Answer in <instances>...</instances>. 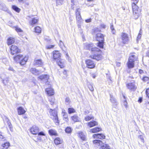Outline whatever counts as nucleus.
Listing matches in <instances>:
<instances>
[{"label":"nucleus","mask_w":149,"mask_h":149,"mask_svg":"<svg viewBox=\"0 0 149 149\" xmlns=\"http://www.w3.org/2000/svg\"><path fill=\"white\" fill-rule=\"evenodd\" d=\"M48 133L51 136H57L58 135L57 131L54 129H50L49 130Z\"/></svg>","instance_id":"393cba45"},{"label":"nucleus","mask_w":149,"mask_h":149,"mask_svg":"<svg viewBox=\"0 0 149 149\" xmlns=\"http://www.w3.org/2000/svg\"><path fill=\"white\" fill-rule=\"evenodd\" d=\"M91 18H90L88 19H86L85 20V22L86 23H89L91 22Z\"/></svg>","instance_id":"13d9d810"},{"label":"nucleus","mask_w":149,"mask_h":149,"mask_svg":"<svg viewBox=\"0 0 149 149\" xmlns=\"http://www.w3.org/2000/svg\"><path fill=\"white\" fill-rule=\"evenodd\" d=\"M133 15L134 18L137 19L139 17L141 12L140 9L134 2L132 4Z\"/></svg>","instance_id":"20e7f679"},{"label":"nucleus","mask_w":149,"mask_h":149,"mask_svg":"<svg viewBox=\"0 0 149 149\" xmlns=\"http://www.w3.org/2000/svg\"><path fill=\"white\" fill-rule=\"evenodd\" d=\"M12 8L13 10L17 13H19L20 10V9L18 8L15 6H12Z\"/></svg>","instance_id":"c9c22d12"},{"label":"nucleus","mask_w":149,"mask_h":149,"mask_svg":"<svg viewBox=\"0 0 149 149\" xmlns=\"http://www.w3.org/2000/svg\"><path fill=\"white\" fill-rule=\"evenodd\" d=\"M65 102L66 104H68L70 102V99L69 97H66L65 99Z\"/></svg>","instance_id":"49530a36"},{"label":"nucleus","mask_w":149,"mask_h":149,"mask_svg":"<svg viewBox=\"0 0 149 149\" xmlns=\"http://www.w3.org/2000/svg\"><path fill=\"white\" fill-rule=\"evenodd\" d=\"M49 78V76L47 75H42L38 77L39 79L41 80H44L45 82L48 81Z\"/></svg>","instance_id":"412c9836"},{"label":"nucleus","mask_w":149,"mask_h":149,"mask_svg":"<svg viewBox=\"0 0 149 149\" xmlns=\"http://www.w3.org/2000/svg\"><path fill=\"white\" fill-rule=\"evenodd\" d=\"M38 20V18L36 17L32 18V20L29 22V23L31 25L33 26L37 23Z\"/></svg>","instance_id":"c85d7f7f"},{"label":"nucleus","mask_w":149,"mask_h":149,"mask_svg":"<svg viewBox=\"0 0 149 149\" xmlns=\"http://www.w3.org/2000/svg\"><path fill=\"white\" fill-rule=\"evenodd\" d=\"M31 132L33 134H36L39 132V128L38 127L36 126H33L31 129Z\"/></svg>","instance_id":"4468645a"},{"label":"nucleus","mask_w":149,"mask_h":149,"mask_svg":"<svg viewBox=\"0 0 149 149\" xmlns=\"http://www.w3.org/2000/svg\"><path fill=\"white\" fill-rule=\"evenodd\" d=\"M72 129L70 127H67L65 129V132L66 133L68 134L72 132Z\"/></svg>","instance_id":"4c0bfd02"},{"label":"nucleus","mask_w":149,"mask_h":149,"mask_svg":"<svg viewBox=\"0 0 149 149\" xmlns=\"http://www.w3.org/2000/svg\"><path fill=\"white\" fill-rule=\"evenodd\" d=\"M10 49L11 53L12 55L16 54L20 51L17 46L13 45L11 46Z\"/></svg>","instance_id":"9b49d317"},{"label":"nucleus","mask_w":149,"mask_h":149,"mask_svg":"<svg viewBox=\"0 0 149 149\" xmlns=\"http://www.w3.org/2000/svg\"><path fill=\"white\" fill-rule=\"evenodd\" d=\"M13 58L15 62L19 63L21 65H24L26 63L27 61L28 57L27 56H24L21 54H19L14 57Z\"/></svg>","instance_id":"f257e3e1"},{"label":"nucleus","mask_w":149,"mask_h":149,"mask_svg":"<svg viewBox=\"0 0 149 149\" xmlns=\"http://www.w3.org/2000/svg\"><path fill=\"white\" fill-rule=\"evenodd\" d=\"M15 29L16 31L18 33L23 32L22 30L20 28L18 27V26H16L15 27Z\"/></svg>","instance_id":"a19ab883"},{"label":"nucleus","mask_w":149,"mask_h":149,"mask_svg":"<svg viewBox=\"0 0 149 149\" xmlns=\"http://www.w3.org/2000/svg\"><path fill=\"white\" fill-rule=\"evenodd\" d=\"M54 45H49L47 46V48L48 49L52 48L54 47Z\"/></svg>","instance_id":"864d4df0"},{"label":"nucleus","mask_w":149,"mask_h":149,"mask_svg":"<svg viewBox=\"0 0 149 149\" xmlns=\"http://www.w3.org/2000/svg\"><path fill=\"white\" fill-rule=\"evenodd\" d=\"M90 57L93 59H95L99 61L102 58V56L101 54H95L94 55H91Z\"/></svg>","instance_id":"f8f14e48"},{"label":"nucleus","mask_w":149,"mask_h":149,"mask_svg":"<svg viewBox=\"0 0 149 149\" xmlns=\"http://www.w3.org/2000/svg\"><path fill=\"white\" fill-rule=\"evenodd\" d=\"M85 63L86 65V67L92 69L95 67V64L94 62L90 59H88L86 61Z\"/></svg>","instance_id":"1a4fd4ad"},{"label":"nucleus","mask_w":149,"mask_h":149,"mask_svg":"<svg viewBox=\"0 0 149 149\" xmlns=\"http://www.w3.org/2000/svg\"><path fill=\"white\" fill-rule=\"evenodd\" d=\"M137 57L135 55V53H131L128 59V62L127 63L128 67L129 68H132L134 66V62L137 59Z\"/></svg>","instance_id":"f03ea898"},{"label":"nucleus","mask_w":149,"mask_h":149,"mask_svg":"<svg viewBox=\"0 0 149 149\" xmlns=\"http://www.w3.org/2000/svg\"><path fill=\"white\" fill-rule=\"evenodd\" d=\"M89 113V111H85L84 112V114L85 115H86V114H88Z\"/></svg>","instance_id":"e2e57ef3"},{"label":"nucleus","mask_w":149,"mask_h":149,"mask_svg":"<svg viewBox=\"0 0 149 149\" xmlns=\"http://www.w3.org/2000/svg\"><path fill=\"white\" fill-rule=\"evenodd\" d=\"M93 137L94 139H104L105 138V136L102 134H93Z\"/></svg>","instance_id":"f3484780"},{"label":"nucleus","mask_w":149,"mask_h":149,"mask_svg":"<svg viewBox=\"0 0 149 149\" xmlns=\"http://www.w3.org/2000/svg\"><path fill=\"white\" fill-rule=\"evenodd\" d=\"M110 28H111V30H112L114 29V28H113V25H111V27H110Z\"/></svg>","instance_id":"0e129e2a"},{"label":"nucleus","mask_w":149,"mask_h":149,"mask_svg":"<svg viewBox=\"0 0 149 149\" xmlns=\"http://www.w3.org/2000/svg\"><path fill=\"white\" fill-rule=\"evenodd\" d=\"M88 126L90 127H91L97 125V123L95 121H93L92 122H90L88 123Z\"/></svg>","instance_id":"7c9ffc66"},{"label":"nucleus","mask_w":149,"mask_h":149,"mask_svg":"<svg viewBox=\"0 0 149 149\" xmlns=\"http://www.w3.org/2000/svg\"><path fill=\"white\" fill-rule=\"evenodd\" d=\"M111 32L113 34H115L116 33V31L114 29L111 30Z\"/></svg>","instance_id":"680f3d73"},{"label":"nucleus","mask_w":149,"mask_h":149,"mask_svg":"<svg viewBox=\"0 0 149 149\" xmlns=\"http://www.w3.org/2000/svg\"><path fill=\"white\" fill-rule=\"evenodd\" d=\"M123 105L125 107L127 108L128 107L127 103L126 100H125L123 102Z\"/></svg>","instance_id":"de8ad7c7"},{"label":"nucleus","mask_w":149,"mask_h":149,"mask_svg":"<svg viewBox=\"0 0 149 149\" xmlns=\"http://www.w3.org/2000/svg\"><path fill=\"white\" fill-rule=\"evenodd\" d=\"M103 41H99L98 45V47L100 48H102L103 47Z\"/></svg>","instance_id":"79ce46f5"},{"label":"nucleus","mask_w":149,"mask_h":149,"mask_svg":"<svg viewBox=\"0 0 149 149\" xmlns=\"http://www.w3.org/2000/svg\"><path fill=\"white\" fill-rule=\"evenodd\" d=\"M78 136L83 141L86 140V134L81 131L77 133Z\"/></svg>","instance_id":"2eb2a0df"},{"label":"nucleus","mask_w":149,"mask_h":149,"mask_svg":"<svg viewBox=\"0 0 149 149\" xmlns=\"http://www.w3.org/2000/svg\"><path fill=\"white\" fill-rule=\"evenodd\" d=\"M80 9L79 8H77L76 9V18L79 28L80 27L81 24L83 21L80 15Z\"/></svg>","instance_id":"423d86ee"},{"label":"nucleus","mask_w":149,"mask_h":149,"mask_svg":"<svg viewBox=\"0 0 149 149\" xmlns=\"http://www.w3.org/2000/svg\"><path fill=\"white\" fill-rule=\"evenodd\" d=\"M45 91L47 92V95H48L49 96L53 95L54 94V89L51 88H46Z\"/></svg>","instance_id":"dca6fc26"},{"label":"nucleus","mask_w":149,"mask_h":149,"mask_svg":"<svg viewBox=\"0 0 149 149\" xmlns=\"http://www.w3.org/2000/svg\"><path fill=\"white\" fill-rule=\"evenodd\" d=\"M67 70H65L63 71V73L64 74L65 76V78L67 77Z\"/></svg>","instance_id":"6e6d98bb"},{"label":"nucleus","mask_w":149,"mask_h":149,"mask_svg":"<svg viewBox=\"0 0 149 149\" xmlns=\"http://www.w3.org/2000/svg\"><path fill=\"white\" fill-rule=\"evenodd\" d=\"M57 63L58 65L61 68H63L64 66V60L62 59L58 60L57 61Z\"/></svg>","instance_id":"bb28decb"},{"label":"nucleus","mask_w":149,"mask_h":149,"mask_svg":"<svg viewBox=\"0 0 149 149\" xmlns=\"http://www.w3.org/2000/svg\"><path fill=\"white\" fill-rule=\"evenodd\" d=\"M49 101L51 104L52 105L54 102L55 99L54 97H50L49 99Z\"/></svg>","instance_id":"c03bdc74"},{"label":"nucleus","mask_w":149,"mask_h":149,"mask_svg":"<svg viewBox=\"0 0 149 149\" xmlns=\"http://www.w3.org/2000/svg\"><path fill=\"white\" fill-rule=\"evenodd\" d=\"M43 63L41 59L36 60L34 61V64L38 66H42L43 65Z\"/></svg>","instance_id":"6ab92c4d"},{"label":"nucleus","mask_w":149,"mask_h":149,"mask_svg":"<svg viewBox=\"0 0 149 149\" xmlns=\"http://www.w3.org/2000/svg\"><path fill=\"white\" fill-rule=\"evenodd\" d=\"M62 114L64 120L67 122L68 120V115L67 113L65 112H62Z\"/></svg>","instance_id":"f704fd0d"},{"label":"nucleus","mask_w":149,"mask_h":149,"mask_svg":"<svg viewBox=\"0 0 149 149\" xmlns=\"http://www.w3.org/2000/svg\"><path fill=\"white\" fill-rule=\"evenodd\" d=\"M26 0H18V1L21 3H24L26 2Z\"/></svg>","instance_id":"603ef678"},{"label":"nucleus","mask_w":149,"mask_h":149,"mask_svg":"<svg viewBox=\"0 0 149 149\" xmlns=\"http://www.w3.org/2000/svg\"><path fill=\"white\" fill-rule=\"evenodd\" d=\"M6 75L4 74L1 75V78L2 79L3 83L6 85L8 82V78L5 77Z\"/></svg>","instance_id":"aec40b11"},{"label":"nucleus","mask_w":149,"mask_h":149,"mask_svg":"<svg viewBox=\"0 0 149 149\" xmlns=\"http://www.w3.org/2000/svg\"><path fill=\"white\" fill-rule=\"evenodd\" d=\"M72 120L74 122L79 121L80 119L79 117L76 115H74L72 117Z\"/></svg>","instance_id":"473e14b6"},{"label":"nucleus","mask_w":149,"mask_h":149,"mask_svg":"<svg viewBox=\"0 0 149 149\" xmlns=\"http://www.w3.org/2000/svg\"><path fill=\"white\" fill-rule=\"evenodd\" d=\"M138 138L140 139L142 142H144V140L143 136L142 135H139V136Z\"/></svg>","instance_id":"8fccbe9b"},{"label":"nucleus","mask_w":149,"mask_h":149,"mask_svg":"<svg viewBox=\"0 0 149 149\" xmlns=\"http://www.w3.org/2000/svg\"><path fill=\"white\" fill-rule=\"evenodd\" d=\"M143 72V70H139V73L140 74H141Z\"/></svg>","instance_id":"69168bd1"},{"label":"nucleus","mask_w":149,"mask_h":149,"mask_svg":"<svg viewBox=\"0 0 149 149\" xmlns=\"http://www.w3.org/2000/svg\"><path fill=\"white\" fill-rule=\"evenodd\" d=\"M35 31L36 33H40L41 32V29L39 26H37L35 28Z\"/></svg>","instance_id":"e433bc0d"},{"label":"nucleus","mask_w":149,"mask_h":149,"mask_svg":"<svg viewBox=\"0 0 149 149\" xmlns=\"http://www.w3.org/2000/svg\"><path fill=\"white\" fill-rule=\"evenodd\" d=\"M14 38L12 37H10L8 39L7 43L8 45H10L14 43Z\"/></svg>","instance_id":"2f4dec72"},{"label":"nucleus","mask_w":149,"mask_h":149,"mask_svg":"<svg viewBox=\"0 0 149 149\" xmlns=\"http://www.w3.org/2000/svg\"><path fill=\"white\" fill-rule=\"evenodd\" d=\"M110 100L113 104V107L112 108V110L115 111L114 109V108H116L117 107V106L118 105V103L117 102L116 99L112 96H110Z\"/></svg>","instance_id":"ddd939ff"},{"label":"nucleus","mask_w":149,"mask_h":149,"mask_svg":"<svg viewBox=\"0 0 149 149\" xmlns=\"http://www.w3.org/2000/svg\"><path fill=\"white\" fill-rule=\"evenodd\" d=\"M104 36L101 33H98L96 35V39L98 41H104Z\"/></svg>","instance_id":"a211bd4d"},{"label":"nucleus","mask_w":149,"mask_h":149,"mask_svg":"<svg viewBox=\"0 0 149 149\" xmlns=\"http://www.w3.org/2000/svg\"><path fill=\"white\" fill-rule=\"evenodd\" d=\"M38 135H42V136H45V134L43 132H40L38 133Z\"/></svg>","instance_id":"4d7b16f0"},{"label":"nucleus","mask_w":149,"mask_h":149,"mask_svg":"<svg viewBox=\"0 0 149 149\" xmlns=\"http://www.w3.org/2000/svg\"><path fill=\"white\" fill-rule=\"evenodd\" d=\"M49 113L51 118L53 120L56 125H59L60 121L58 119L56 111L54 110L50 109L49 111Z\"/></svg>","instance_id":"7ed1b4c3"},{"label":"nucleus","mask_w":149,"mask_h":149,"mask_svg":"<svg viewBox=\"0 0 149 149\" xmlns=\"http://www.w3.org/2000/svg\"><path fill=\"white\" fill-rule=\"evenodd\" d=\"M18 113L19 115H22L24 114L26 111L22 107H20L17 108Z\"/></svg>","instance_id":"b1692460"},{"label":"nucleus","mask_w":149,"mask_h":149,"mask_svg":"<svg viewBox=\"0 0 149 149\" xmlns=\"http://www.w3.org/2000/svg\"><path fill=\"white\" fill-rule=\"evenodd\" d=\"M121 39L122 42L124 44L127 42L129 41V38L128 35L125 33H122L121 34Z\"/></svg>","instance_id":"6e6552de"},{"label":"nucleus","mask_w":149,"mask_h":149,"mask_svg":"<svg viewBox=\"0 0 149 149\" xmlns=\"http://www.w3.org/2000/svg\"><path fill=\"white\" fill-rule=\"evenodd\" d=\"M88 87L89 88L90 90L91 91H93L94 90V88L93 87V86L91 85H90L88 86Z\"/></svg>","instance_id":"09e8293b"},{"label":"nucleus","mask_w":149,"mask_h":149,"mask_svg":"<svg viewBox=\"0 0 149 149\" xmlns=\"http://www.w3.org/2000/svg\"><path fill=\"white\" fill-rule=\"evenodd\" d=\"M64 0H56V3L57 5H60L62 4Z\"/></svg>","instance_id":"ea45409f"},{"label":"nucleus","mask_w":149,"mask_h":149,"mask_svg":"<svg viewBox=\"0 0 149 149\" xmlns=\"http://www.w3.org/2000/svg\"><path fill=\"white\" fill-rule=\"evenodd\" d=\"M101 129L100 128L96 127L95 128L92 129L90 130V132L91 133H95L101 130Z\"/></svg>","instance_id":"c756f323"},{"label":"nucleus","mask_w":149,"mask_h":149,"mask_svg":"<svg viewBox=\"0 0 149 149\" xmlns=\"http://www.w3.org/2000/svg\"><path fill=\"white\" fill-rule=\"evenodd\" d=\"M3 10H4V11H6L7 10V8H6V7H5V8H4L3 9Z\"/></svg>","instance_id":"338daca9"},{"label":"nucleus","mask_w":149,"mask_h":149,"mask_svg":"<svg viewBox=\"0 0 149 149\" xmlns=\"http://www.w3.org/2000/svg\"><path fill=\"white\" fill-rule=\"evenodd\" d=\"M53 58L54 59L59 58L61 56V54L58 51H54L53 52Z\"/></svg>","instance_id":"a878e982"},{"label":"nucleus","mask_w":149,"mask_h":149,"mask_svg":"<svg viewBox=\"0 0 149 149\" xmlns=\"http://www.w3.org/2000/svg\"><path fill=\"white\" fill-rule=\"evenodd\" d=\"M100 26L102 28L105 29L106 27V26L103 24H102L100 25Z\"/></svg>","instance_id":"bf43d9fd"},{"label":"nucleus","mask_w":149,"mask_h":149,"mask_svg":"<svg viewBox=\"0 0 149 149\" xmlns=\"http://www.w3.org/2000/svg\"><path fill=\"white\" fill-rule=\"evenodd\" d=\"M86 48L88 49H91L92 52H99L100 49L96 47H93L92 44H88L86 45Z\"/></svg>","instance_id":"9d476101"},{"label":"nucleus","mask_w":149,"mask_h":149,"mask_svg":"<svg viewBox=\"0 0 149 149\" xmlns=\"http://www.w3.org/2000/svg\"><path fill=\"white\" fill-rule=\"evenodd\" d=\"M68 113L70 114L72 113L75 112V110L72 108H69L68 109Z\"/></svg>","instance_id":"a18cd8bd"},{"label":"nucleus","mask_w":149,"mask_h":149,"mask_svg":"<svg viewBox=\"0 0 149 149\" xmlns=\"http://www.w3.org/2000/svg\"><path fill=\"white\" fill-rule=\"evenodd\" d=\"M8 70H10L12 71H14V70H13V68H12L11 67H10L8 69Z\"/></svg>","instance_id":"052dcab7"},{"label":"nucleus","mask_w":149,"mask_h":149,"mask_svg":"<svg viewBox=\"0 0 149 149\" xmlns=\"http://www.w3.org/2000/svg\"><path fill=\"white\" fill-rule=\"evenodd\" d=\"M142 101V99L141 98H139V100H138L139 102H141Z\"/></svg>","instance_id":"774afa93"},{"label":"nucleus","mask_w":149,"mask_h":149,"mask_svg":"<svg viewBox=\"0 0 149 149\" xmlns=\"http://www.w3.org/2000/svg\"><path fill=\"white\" fill-rule=\"evenodd\" d=\"M30 71L32 74L38 75L40 73V71L36 69L35 68H31L30 70Z\"/></svg>","instance_id":"5701e85b"},{"label":"nucleus","mask_w":149,"mask_h":149,"mask_svg":"<svg viewBox=\"0 0 149 149\" xmlns=\"http://www.w3.org/2000/svg\"><path fill=\"white\" fill-rule=\"evenodd\" d=\"M146 92L147 97L149 99V89H147Z\"/></svg>","instance_id":"5fc2aeb1"},{"label":"nucleus","mask_w":149,"mask_h":149,"mask_svg":"<svg viewBox=\"0 0 149 149\" xmlns=\"http://www.w3.org/2000/svg\"><path fill=\"white\" fill-rule=\"evenodd\" d=\"M141 33H142V32L141 31V30H140L139 31V33L138 35V36L137 37V40H136L137 42H138V40L141 39Z\"/></svg>","instance_id":"37998d69"},{"label":"nucleus","mask_w":149,"mask_h":149,"mask_svg":"<svg viewBox=\"0 0 149 149\" xmlns=\"http://www.w3.org/2000/svg\"><path fill=\"white\" fill-rule=\"evenodd\" d=\"M93 143L96 146H100L101 147L100 149H110L109 146L107 144L102 143V141L99 140H96L93 141Z\"/></svg>","instance_id":"39448f33"},{"label":"nucleus","mask_w":149,"mask_h":149,"mask_svg":"<svg viewBox=\"0 0 149 149\" xmlns=\"http://www.w3.org/2000/svg\"><path fill=\"white\" fill-rule=\"evenodd\" d=\"M94 118L93 117L89 116H87L85 117L84 120L86 121H88L91 119H93Z\"/></svg>","instance_id":"58836bf2"},{"label":"nucleus","mask_w":149,"mask_h":149,"mask_svg":"<svg viewBox=\"0 0 149 149\" xmlns=\"http://www.w3.org/2000/svg\"><path fill=\"white\" fill-rule=\"evenodd\" d=\"M4 123L6 125L7 124L11 131H13L12 125L8 118H6L5 119Z\"/></svg>","instance_id":"4be33fe9"},{"label":"nucleus","mask_w":149,"mask_h":149,"mask_svg":"<svg viewBox=\"0 0 149 149\" xmlns=\"http://www.w3.org/2000/svg\"><path fill=\"white\" fill-rule=\"evenodd\" d=\"M10 146V143L8 142L5 143L3 144L2 145V147L3 149H7Z\"/></svg>","instance_id":"72a5a7b5"},{"label":"nucleus","mask_w":149,"mask_h":149,"mask_svg":"<svg viewBox=\"0 0 149 149\" xmlns=\"http://www.w3.org/2000/svg\"><path fill=\"white\" fill-rule=\"evenodd\" d=\"M149 79L148 77H145L143 78L142 79L144 81H148Z\"/></svg>","instance_id":"3c124183"},{"label":"nucleus","mask_w":149,"mask_h":149,"mask_svg":"<svg viewBox=\"0 0 149 149\" xmlns=\"http://www.w3.org/2000/svg\"><path fill=\"white\" fill-rule=\"evenodd\" d=\"M126 86L128 89L133 91H135L137 88L134 81H132L131 82L126 84Z\"/></svg>","instance_id":"0eeeda50"},{"label":"nucleus","mask_w":149,"mask_h":149,"mask_svg":"<svg viewBox=\"0 0 149 149\" xmlns=\"http://www.w3.org/2000/svg\"><path fill=\"white\" fill-rule=\"evenodd\" d=\"M54 142L56 145H58L61 143L63 142V140L60 138L57 137L54 139Z\"/></svg>","instance_id":"cd10ccee"}]
</instances>
